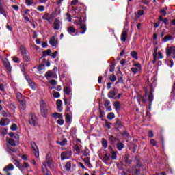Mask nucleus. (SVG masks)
<instances>
[{
	"mask_svg": "<svg viewBox=\"0 0 175 175\" xmlns=\"http://www.w3.org/2000/svg\"><path fill=\"white\" fill-rule=\"evenodd\" d=\"M66 16H67V20H68L69 23H70V21H72V16H70L69 13H67Z\"/></svg>",
	"mask_w": 175,
	"mask_h": 175,
	"instance_id": "58",
	"label": "nucleus"
},
{
	"mask_svg": "<svg viewBox=\"0 0 175 175\" xmlns=\"http://www.w3.org/2000/svg\"><path fill=\"white\" fill-rule=\"evenodd\" d=\"M12 59L14 62H16V64H20V59L17 57H13Z\"/></svg>",
	"mask_w": 175,
	"mask_h": 175,
	"instance_id": "53",
	"label": "nucleus"
},
{
	"mask_svg": "<svg viewBox=\"0 0 175 175\" xmlns=\"http://www.w3.org/2000/svg\"><path fill=\"white\" fill-rule=\"evenodd\" d=\"M3 1L0 0V14H3L4 17H7L5 10H3Z\"/></svg>",
	"mask_w": 175,
	"mask_h": 175,
	"instance_id": "18",
	"label": "nucleus"
},
{
	"mask_svg": "<svg viewBox=\"0 0 175 175\" xmlns=\"http://www.w3.org/2000/svg\"><path fill=\"white\" fill-rule=\"evenodd\" d=\"M23 167L28 168L29 167V164L27 162L23 163V165H22Z\"/></svg>",
	"mask_w": 175,
	"mask_h": 175,
	"instance_id": "61",
	"label": "nucleus"
},
{
	"mask_svg": "<svg viewBox=\"0 0 175 175\" xmlns=\"http://www.w3.org/2000/svg\"><path fill=\"white\" fill-rule=\"evenodd\" d=\"M134 98H135L139 103V105H140V103L142 102L143 103H146V102H147V100H146V98H144V97H143V96L140 95V94H137V96H135Z\"/></svg>",
	"mask_w": 175,
	"mask_h": 175,
	"instance_id": "11",
	"label": "nucleus"
},
{
	"mask_svg": "<svg viewBox=\"0 0 175 175\" xmlns=\"http://www.w3.org/2000/svg\"><path fill=\"white\" fill-rule=\"evenodd\" d=\"M16 142H17V140H14L13 139H10L9 138L8 140V143L10 144V146H16Z\"/></svg>",
	"mask_w": 175,
	"mask_h": 175,
	"instance_id": "34",
	"label": "nucleus"
},
{
	"mask_svg": "<svg viewBox=\"0 0 175 175\" xmlns=\"http://www.w3.org/2000/svg\"><path fill=\"white\" fill-rule=\"evenodd\" d=\"M114 117H116V116H114V113H113V112H111V113H108V115H107L108 120H113L114 118Z\"/></svg>",
	"mask_w": 175,
	"mask_h": 175,
	"instance_id": "43",
	"label": "nucleus"
},
{
	"mask_svg": "<svg viewBox=\"0 0 175 175\" xmlns=\"http://www.w3.org/2000/svg\"><path fill=\"white\" fill-rule=\"evenodd\" d=\"M38 70H43V69H44V65L43 64H40L38 67Z\"/></svg>",
	"mask_w": 175,
	"mask_h": 175,
	"instance_id": "63",
	"label": "nucleus"
},
{
	"mask_svg": "<svg viewBox=\"0 0 175 175\" xmlns=\"http://www.w3.org/2000/svg\"><path fill=\"white\" fill-rule=\"evenodd\" d=\"M102 146L103 148L105 149L107 148V141L105 139V138L102 139Z\"/></svg>",
	"mask_w": 175,
	"mask_h": 175,
	"instance_id": "36",
	"label": "nucleus"
},
{
	"mask_svg": "<svg viewBox=\"0 0 175 175\" xmlns=\"http://www.w3.org/2000/svg\"><path fill=\"white\" fill-rule=\"evenodd\" d=\"M61 27V21L58 19H55L53 23V29H56V31H58L59 28Z\"/></svg>",
	"mask_w": 175,
	"mask_h": 175,
	"instance_id": "12",
	"label": "nucleus"
},
{
	"mask_svg": "<svg viewBox=\"0 0 175 175\" xmlns=\"http://www.w3.org/2000/svg\"><path fill=\"white\" fill-rule=\"evenodd\" d=\"M109 80H111V81H116V80H117V77L114 75H110Z\"/></svg>",
	"mask_w": 175,
	"mask_h": 175,
	"instance_id": "47",
	"label": "nucleus"
},
{
	"mask_svg": "<svg viewBox=\"0 0 175 175\" xmlns=\"http://www.w3.org/2000/svg\"><path fill=\"white\" fill-rule=\"evenodd\" d=\"M46 77H57V75H55V72L53 71H49L45 74Z\"/></svg>",
	"mask_w": 175,
	"mask_h": 175,
	"instance_id": "24",
	"label": "nucleus"
},
{
	"mask_svg": "<svg viewBox=\"0 0 175 175\" xmlns=\"http://www.w3.org/2000/svg\"><path fill=\"white\" fill-rule=\"evenodd\" d=\"M41 116H42L44 118H47V116H49V110L46 109H40Z\"/></svg>",
	"mask_w": 175,
	"mask_h": 175,
	"instance_id": "21",
	"label": "nucleus"
},
{
	"mask_svg": "<svg viewBox=\"0 0 175 175\" xmlns=\"http://www.w3.org/2000/svg\"><path fill=\"white\" fill-rule=\"evenodd\" d=\"M133 66H135V67H132L131 68V70L132 73H133V75H136V73H139V72H142V64L137 63V64H133Z\"/></svg>",
	"mask_w": 175,
	"mask_h": 175,
	"instance_id": "5",
	"label": "nucleus"
},
{
	"mask_svg": "<svg viewBox=\"0 0 175 175\" xmlns=\"http://www.w3.org/2000/svg\"><path fill=\"white\" fill-rule=\"evenodd\" d=\"M20 51L23 57L27 55V49H25V46L21 45L20 47Z\"/></svg>",
	"mask_w": 175,
	"mask_h": 175,
	"instance_id": "26",
	"label": "nucleus"
},
{
	"mask_svg": "<svg viewBox=\"0 0 175 175\" xmlns=\"http://www.w3.org/2000/svg\"><path fill=\"white\" fill-rule=\"evenodd\" d=\"M3 170L5 173H8V172H10L12 170H14V165H13V164L12 163H10L8 165H6Z\"/></svg>",
	"mask_w": 175,
	"mask_h": 175,
	"instance_id": "13",
	"label": "nucleus"
},
{
	"mask_svg": "<svg viewBox=\"0 0 175 175\" xmlns=\"http://www.w3.org/2000/svg\"><path fill=\"white\" fill-rule=\"evenodd\" d=\"M8 152L12 157H14V154H16V152L15 150L10 148L8 149Z\"/></svg>",
	"mask_w": 175,
	"mask_h": 175,
	"instance_id": "44",
	"label": "nucleus"
},
{
	"mask_svg": "<svg viewBox=\"0 0 175 175\" xmlns=\"http://www.w3.org/2000/svg\"><path fill=\"white\" fill-rule=\"evenodd\" d=\"M3 63H4V66H5L8 72H12V66H10V63H9V61L8 60V59H5L3 60Z\"/></svg>",
	"mask_w": 175,
	"mask_h": 175,
	"instance_id": "15",
	"label": "nucleus"
},
{
	"mask_svg": "<svg viewBox=\"0 0 175 175\" xmlns=\"http://www.w3.org/2000/svg\"><path fill=\"white\" fill-rule=\"evenodd\" d=\"M114 68H115L114 64H111L109 67V72H114Z\"/></svg>",
	"mask_w": 175,
	"mask_h": 175,
	"instance_id": "60",
	"label": "nucleus"
},
{
	"mask_svg": "<svg viewBox=\"0 0 175 175\" xmlns=\"http://www.w3.org/2000/svg\"><path fill=\"white\" fill-rule=\"evenodd\" d=\"M54 118H63L62 114L55 112L53 114Z\"/></svg>",
	"mask_w": 175,
	"mask_h": 175,
	"instance_id": "38",
	"label": "nucleus"
},
{
	"mask_svg": "<svg viewBox=\"0 0 175 175\" xmlns=\"http://www.w3.org/2000/svg\"><path fill=\"white\" fill-rule=\"evenodd\" d=\"M110 154H111V159H117V154H118V152L114 151V150H111L110 152Z\"/></svg>",
	"mask_w": 175,
	"mask_h": 175,
	"instance_id": "27",
	"label": "nucleus"
},
{
	"mask_svg": "<svg viewBox=\"0 0 175 175\" xmlns=\"http://www.w3.org/2000/svg\"><path fill=\"white\" fill-rule=\"evenodd\" d=\"M71 92H72V90H70V88L69 87H66L64 90V94H66V95H70Z\"/></svg>",
	"mask_w": 175,
	"mask_h": 175,
	"instance_id": "32",
	"label": "nucleus"
},
{
	"mask_svg": "<svg viewBox=\"0 0 175 175\" xmlns=\"http://www.w3.org/2000/svg\"><path fill=\"white\" fill-rule=\"evenodd\" d=\"M74 150L77 152V154H80L81 152V150H83V146L80 144H75L74 146Z\"/></svg>",
	"mask_w": 175,
	"mask_h": 175,
	"instance_id": "17",
	"label": "nucleus"
},
{
	"mask_svg": "<svg viewBox=\"0 0 175 175\" xmlns=\"http://www.w3.org/2000/svg\"><path fill=\"white\" fill-rule=\"evenodd\" d=\"M47 165L50 169H53V167H54V165L53 164V160H51V156L50 154H47L45 162L42 163V170L43 174L49 172V170H47Z\"/></svg>",
	"mask_w": 175,
	"mask_h": 175,
	"instance_id": "1",
	"label": "nucleus"
},
{
	"mask_svg": "<svg viewBox=\"0 0 175 175\" xmlns=\"http://www.w3.org/2000/svg\"><path fill=\"white\" fill-rule=\"evenodd\" d=\"M74 24L77 27V28H79V29L82 30V31L81 32L82 35H84V33H85L87 31V26L85 25V23L83 21V19H81V18L80 19L76 20L74 22Z\"/></svg>",
	"mask_w": 175,
	"mask_h": 175,
	"instance_id": "2",
	"label": "nucleus"
},
{
	"mask_svg": "<svg viewBox=\"0 0 175 175\" xmlns=\"http://www.w3.org/2000/svg\"><path fill=\"white\" fill-rule=\"evenodd\" d=\"M116 96V92H114V90H111L109 93H108V98H113Z\"/></svg>",
	"mask_w": 175,
	"mask_h": 175,
	"instance_id": "33",
	"label": "nucleus"
},
{
	"mask_svg": "<svg viewBox=\"0 0 175 175\" xmlns=\"http://www.w3.org/2000/svg\"><path fill=\"white\" fill-rule=\"evenodd\" d=\"M56 105L57 107V111H62V109L61 108V106H62V101L61 100H57Z\"/></svg>",
	"mask_w": 175,
	"mask_h": 175,
	"instance_id": "25",
	"label": "nucleus"
},
{
	"mask_svg": "<svg viewBox=\"0 0 175 175\" xmlns=\"http://www.w3.org/2000/svg\"><path fill=\"white\" fill-rule=\"evenodd\" d=\"M164 42H169V40H172V36L167 35L163 38Z\"/></svg>",
	"mask_w": 175,
	"mask_h": 175,
	"instance_id": "42",
	"label": "nucleus"
},
{
	"mask_svg": "<svg viewBox=\"0 0 175 175\" xmlns=\"http://www.w3.org/2000/svg\"><path fill=\"white\" fill-rule=\"evenodd\" d=\"M116 147L119 151H122V148H124V144L119 142L117 144Z\"/></svg>",
	"mask_w": 175,
	"mask_h": 175,
	"instance_id": "31",
	"label": "nucleus"
},
{
	"mask_svg": "<svg viewBox=\"0 0 175 175\" xmlns=\"http://www.w3.org/2000/svg\"><path fill=\"white\" fill-rule=\"evenodd\" d=\"M25 3L27 6H31V5L33 3V0H26Z\"/></svg>",
	"mask_w": 175,
	"mask_h": 175,
	"instance_id": "50",
	"label": "nucleus"
},
{
	"mask_svg": "<svg viewBox=\"0 0 175 175\" xmlns=\"http://www.w3.org/2000/svg\"><path fill=\"white\" fill-rule=\"evenodd\" d=\"M109 140H110L111 143H114V142H116L117 140V138L114 137V136L111 135L109 137Z\"/></svg>",
	"mask_w": 175,
	"mask_h": 175,
	"instance_id": "49",
	"label": "nucleus"
},
{
	"mask_svg": "<svg viewBox=\"0 0 175 175\" xmlns=\"http://www.w3.org/2000/svg\"><path fill=\"white\" fill-rule=\"evenodd\" d=\"M37 10H38V12H44V6H43V5L38 6Z\"/></svg>",
	"mask_w": 175,
	"mask_h": 175,
	"instance_id": "48",
	"label": "nucleus"
},
{
	"mask_svg": "<svg viewBox=\"0 0 175 175\" xmlns=\"http://www.w3.org/2000/svg\"><path fill=\"white\" fill-rule=\"evenodd\" d=\"M58 54V51H55L54 53H52L51 57L53 58H57V55Z\"/></svg>",
	"mask_w": 175,
	"mask_h": 175,
	"instance_id": "62",
	"label": "nucleus"
},
{
	"mask_svg": "<svg viewBox=\"0 0 175 175\" xmlns=\"http://www.w3.org/2000/svg\"><path fill=\"white\" fill-rule=\"evenodd\" d=\"M40 110L47 109V105H46V102H44V100H41L40 101Z\"/></svg>",
	"mask_w": 175,
	"mask_h": 175,
	"instance_id": "23",
	"label": "nucleus"
},
{
	"mask_svg": "<svg viewBox=\"0 0 175 175\" xmlns=\"http://www.w3.org/2000/svg\"><path fill=\"white\" fill-rule=\"evenodd\" d=\"M67 140H66V139H63L62 141H61V142H57V143L58 144H60V146H65V144H66V143H67Z\"/></svg>",
	"mask_w": 175,
	"mask_h": 175,
	"instance_id": "45",
	"label": "nucleus"
},
{
	"mask_svg": "<svg viewBox=\"0 0 175 175\" xmlns=\"http://www.w3.org/2000/svg\"><path fill=\"white\" fill-rule=\"evenodd\" d=\"M23 58L27 62H29V61H31V57H29V55H27V54L25 55H23Z\"/></svg>",
	"mask_w": 175,
	"mask_h": 175,
	"instance_id": "51",
	"label": "nucleus"
},
{
	"mask_svg": "<svg viewBox=\"0 0 175 175\" xmlns=\"http://www.w3.org/2000/svg\"><path fill=\"white\" fill-rule=\"evenodd\" d=\"M53 98L58 99L61 96V94L58 92L53 91Z\"/></svg>",
	"mask_w": 175,
	"mask_h": 175,
	"instance_id": "40",
	"label": "nucleus"
},
{
	"mask_svg": "<svg viewBox=\"0 0 175 175\" xmlns=\"http://www.w3.org/2000/svg\"><path fill=\"white\" fill-rule=\"evenodd\" d=\"M12 159L14 160V165H15L17 167H18V169H20V170H21V172H23V170H24V167H23V165H21L20 164V162H18V161L16 160V159H14V157H12Z\"/></svg>",
	"mask_w": 175,
	"mask_h": 175,
	"instance_id": "19",
	"label": "nucleus"
},
{
	"mask_svg": "<svg viewBox=\"0 0 175 175\" xmlns=\"http://www.w3.org/2000/svg\"><path fill=\"white\" fill-rule=\"evenodd\" d=\"M27 82H28L29 87H31V90H36V86L35 85V83H33V81H32V80L27 79Z\"/></svg>",
	"mask_w": 175,
	"mask_h": 175,
	"instance_id": "22",
	"label": "nucleus"
},
{
	"mask_svg": "<svg viewBox=\"0 0 175 175\" xmlns=\"http://www.w3.org/2000/svg\"><path fill=\"white\" fill-rule=\"evenodd\" d=\"M31 146L36 158H39V148L38 146L33 142H31Z\"/></svg>",
	"mask_w": 175,
	"mask_h": 175,
	"instance_id": "7",
	"label": "nucleus"
},
{
	"mask_svg": "<svg viewBox=\"0 0 175 175\" xmlns=\"http://www.w3.org/2000/svg\"><path fill=\"white\" fill-rule=\"evenodd\" d=\"M57 122L59 125H64V119L59 118Z\"/></svg>",
	"mask_w": 175,
	"mask_h": 175,
	"instance_id": "54",
	"label": "nucleus"
},
{
	"mask_svg": "<svg viewBox=\"0 0 175 175\" xmlns=\"http://www.w3.org/2000/svg\"><path fill=\"white\" fill-rule=\"evenodd\" d=\"M54 16H55V13H52L51 14L49 13H45V14L43 15L42 18L43 20H46V21H51L53 20Z\"/></svg>",
	"mask_w": 175,
	"mask_h": 175,
	"instance_id": "8",
	"label": "nucleus"
},
{
	"mask_svg": "<svg viewBox=\"0 0 175 175\" xmlns=\"http://www.w3.org/2000/svg\"><path fill=\"white\" fill-rule=\"evenodd\" d=\"M29 122L32 126H38V118L36 115L31 113L29 118Z\"/></svg>",
	"mask_w": 175,
	"mask_h": 175,
	"instance_id": "4",
	"label": "nucleus"
},
{
	"mask_svg": "<svg viewBox=\"0 0 175 175\" xmlns=\"http://www.w3.org/2000/svg\"><path fill=\"white\" fill-rule=\"evenodd\" d=\"M80 9H79V8H75V14L77 15V16H80V13H81V12H80Z\"/></svg>",
	"mask_w": 175,
	"mask_h": 175,
	"instance_id": "56",
	"label": "nucleus"
},
{
	"mask_svg": "<svg viewBox=\"0 0 175 175\" xmlns=\"http://www.w3.org/2000/svg\"><path fill=\"white\" fill-rule=\"evenodd\" d=\"M49 83L51 85H57V81L54 79L50 80Z\"/></svg>",
	"mask_w": 175,
	"mask_h": 175,
	"instance_id": "57",
	"label": "nucleus"
},
{
	"mask_svg": "<svg viewBox=\"0 0 175 175\" xmlns=\"http://www.w3.org/2000/svg\"><path fill=\"white\" fill-rule=\"evenodd\" d=\"M57 43L58 42H57V40H55V36H53L52 38H51L49 40V44L52 46V47H55Z\"/></svg>",
	"mask_w": 175,
	"mask_h": 175,
	"instance_id": "16",
	"label": "nucleus"
},
{
	"mask_svg": "<svg viewBox=\"0 0 175 175\" xmlns=\"http://www.w3.org/2000/svg\"><path fill=\"white\" fill-rule=\"evenodd\" d=\"M42 54H43L44 57H47V56L50 55V54H51V50L48 49V50L44 51L42 52Z\"/></svg>",
	"mask_w": 175,
	"mask_h": 175,
	"instance_id": "35",
	"label": "nucleus"
},
{
	"mask_svg": "<svg viewBox=\"0 0 175 175\" xmlns=\"http://www.w3.org/2000/svg\"><path fill=\"white\" fill-rule=\"evenodd\" d=\"M150 144H152V146H157V141H155L154 139H151Z\"/></svg>",
	"mask_w": 175,
	"mask_h": 175,
	"instance_id": "64",
	"label": "nucleus"
},
{
	"mask_svg": "<svg viewBox=\"0 0 175 175\" xmlns=\"http://www.w3.org/2000/svg\"><path fill=\"white\" fill-rule=\"evenodd\" d=\"M100 159H102L103 162H105V163H107L109 161H110V154L109 153H105L104 155L100 156Z\"/></svg>",
	"mask_w": 175,
	"mask_h": 175,
	"instance_id": "10",
	"label": "nucleus"
},
{
	"mask_svg": "<svg viewBox=\"0 0 175 175\" xmlns=\"http://www.w3.org/2000/svg\"><path fill=\"white\" fill-rule=\"evenodd\" d=\"M67 32H68L70 35H72V33H75V32H76V29H75L73 26H70L67 29Z\"/></svg>",
	"mask_w": 175,
	"mask_h": 175,
	"instance_id": "28",
	"label": "nucleus"
},
{
	"mask_svg": "<svg viewBox=\"0 0 175 175\" xmlns=\"http://www.w3.org/2000/svg\"><path fill=\"white\" fill-rule=\"evenodd\" d=\"M148 135L149 137H154V133H152V131H149Z\"/></svg>",
	"mask_w": 175,
	"mask_h": 175,
	"instance_id": "59",
	"label": "nucleus"
},
{
	"mask_svg": "<svg viewBox=\"0 0 175 175\" xmlns=\"http://www.w3.org/2000/svg\"><path fill=\"white\" fill-rule=\"evenodd\" d=\"M114 107H115V110H116L117 111H118V110H120V109H121V104L120 103V102H116L114 103Z\"/></svg>",
	"mask_w": 175,
	"mask_h": 175,
	"instance_id": "30",
	"label": "nucleus"
},
{
	"mask_svg": "<svg viewBox=\"0 0 175 175\" xmlns=\"http://www.w3.org/2000/svg\"><path fill=\"white\" fill-rule=\"evenodd\" d=\"M167 57H170L172 54L175 55V46H170L166 48Z\"/></svg>",
	"mask_w": 175,
	"mask_h": 175,
	"instance_id": "9",
	"label": "nucleus"
},
{
	"mask_svg": "<svg viewBox=\"0 0 175 175\" xmlns=\"http://www.w3.org/2000/svg\"><path fill=\"white\" fill-rule=\"evenodd\" d=\"M148 98L149 102H152L154 100V94H152V91H150Z\"/></svg>",
	"mask_w": 175,
	"mask_h": 175,
	"instance_id": "37",
	"label": "nucleus"
},
{
	"mask_svg": "<svg viewBox=\"0 0 175 175\" xmlns=\"http://www.w3.org/2000/svg\"><path fill=\"white\" fill-rule=\"evenodd\" d=\"M11 131H17V124H13L10 127Z\"/></svg>",
	"mask_w": 175,
	"mask_h": 175,
	"instance_id": "52",
	"label": "nucleus"
},
{
	"mask_svg": "<svg viewBox=\"0 0 175 175\" xmlns=\"http://www.w3.org/2000/svg\"><path fill=\"white\" fill-rule=\"evenodd\" d=\"M9 124H10V120L8 118H1L0 121V125H1V126L9 125Z\"/></svg>",
	"mask_w": 175,
	"mask_h": 175,
	"instance_id": "14",
	"label": "nucleus"
},
{
	"mask_svg": "<svg viewBox=\"0 0 175 175\" xmlns=\"http://www.w3.org/2000/svg\"><path fill=\"white\" fill-rule=\"evenodd\" d=\"M131 57H133V58H134V59H138V57H137V53H136V51H133L131 53Z\"/></svg>",
	"mask_w": 175,
	"mask_h": 175,
	"instance_id": "39",
	"label": "nucleus"
},
{
	"mask_svg": "<svg viewBox=\"0 0 175 175\" xmlns=\"http://www.w3.org/2000/svg\"><path fill=\"white\" fill-rule=\"evenodd\" d=\"M65 117L67 122H70V115H69V113H66Z\"/></svg>",
	"mask_w": 175,
	"mask_h": 175,
	"instance_id": "55",
	"label": "nucleus"
},
{
	"mask_svg": "<svg viewBox=\"0 0 175 175\" xmlns=\"http://www.w3.org/2000/svg\"><path fill=\"white\" fill-rule=\"evenodd\" d=\"M72 157V151L71 150H66L63 152L61 154L62 161H65V159H69Z\"/></svg>",
	"mask_w": 175,
	"mask_h": 175,
	"instance_id": "6",
	"label": "nucleus"
},
{
	"mask_svg": "<svg viewBox=\"0 0 175 175\" xmlns=\"http://www.w3.org/2000/svg\"><path fill=\"white\" fill-rule=\"evenodd\" d=\"M9 136H10V137H14V139L16 140V142H18V139H19L18 135H16L14 136V133H9Z\"/></svg>",
	"mask_w": 175,
	"mask_h": 175,
	"instance_id": "41",
	"label": "nucleus"
},
{
	"mask_svg": "<svg viewBox=\"0 0 175 175\" xmlns=\"http://www.w3.org/2000/svg\"><path fill=\"white\" fill-rule=\"evenodd\" d=\"M72 167V163L70 162H67L64 166V169L67 171L69 172Z\"/></svg>",
	"mask_w": 175,
	"mask_h": 175,
	"instance_id": "29",
	"label": "nucleus"
},
{
	"mask_svg": "<svg viewBox=\"0 0 175 175\" xmlns=\"http://www.w3.org/2000/svg\"><path fill=\"white\" fill-rule=\"evenodd\" d=\"M1 115L3 116V117H10V113H6V111H1Z\"/></svg>",
	"mask_w": 175,
	"mask_h": 175,
	"instance_id": "46",
	"label": "nucleus"
},
{
	"mask_svg": "<svg viewBox=\"0 0 175 175\" xmlns=\"http://www.w3.org/2000/svg\"><path fill=\"white\" fill-rule=\"evenodd\" d=\"M16 96L20 103L21 109L22 110H25V109H27V104L25 103V99L24 98V96H23V94L21 93H17Z\"/></svg>",
	"mask_w": 175,
	"mask_h": 175,
	"instance_id": "3",
	"label": "nucleus"
},
{
	"mask_svg": "<svg viewBox=\"0 0 175 175\" xmlns=\"http://www.w3.org/2000/svg\"><path fill=\"white\" fill-rule=\"evenodd\" d=\"M128 38V33L126 31H122L121 34V40L122 42H126V39Z\"/></svg>",
	"mask_w": 175,
	"mask_h": 175,
	"instance_id": "20",
	"label": "nucleus"
}]
</instances>
